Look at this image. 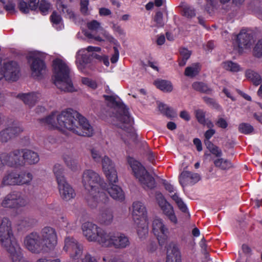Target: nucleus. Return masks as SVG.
<instances>
[{
  "label": "nucleus",
  "instance_id": "1",
  "mask_svg": "<svg viewBox=\"0 0 262 262\" xmlns=\"http://www.w3.org/2000/svg\"><path fill=\"white\" fill-rule=\"evenodd\" d=\"M39 121L52 129L62 132L67 129L79 136L91 137L94 133L93 128L88 119L70 108L62 111L58 115L53 112L46 118L40 119Z\"/></svg>",
  "mask_w": 262,
  "mask_h": 262
},
{
  "label": "nucleus",
  "instance_id": "2",
  "mask_svg": "<svg viewBox=\"0 0 262 262\" xmlns=\"http://www.w3.org/2000/svg\"><path fill=\"white\" fill-rule=\"evenodd\" d=\"M82 182L85 189L90 191L92 196L88 199V205L91 207H95L102 203H106L109 198L104 192V183L100 176L92 170H85L82 175Z\"/></svg>",
  "mask_w": 262,
  "mask_h": 262
},
{
  "label": "nucleus",
  "instance_id": "3",
  "mask_svg": "<svg viewBox=\"0 0 262 262\" xmlns=\"http://www.w3.org/2000/svg\"><path fill=\"white\" fill-rule=\"evenodd\" d=\"M54 83L57 88L65 92H73L75 89L70 76V70L61 59L56 58L53 61Z\"/></svg>",
  "mask_w": 262,
  "mask_h": 262
},
{
  "label": "nucleus",
  "instance_id": "4",
  "mask_svg": "<svg viewBox=\"0 0 262 262\" xmlns=\"http://www.w3.org/2000/svg\"><path fill=\"white\" fill-rule=\"evenodd\" d=\"M103 170L109 182L110 187L107 184L103 186L104 189L101 191L104 192L106 194L107 192L115 200L122 202L125 199L124 193L122 188L114 184L118 182L117 173L115 169L114 165L112 161L108 158H105L103 161Z\"/></svg>",
  "mask_w": 262,
  "mask_h": 262
},
{
  "label": "nucleus",
  "instance_id": "5",
  "mask_svg": "<svg viewBox=\"0 0 262 262\" xmlns=\"http://www.w3.org/2000/svg\"><path fill=\"white\" fill-rule=\"evenodd\" d=\"M103 97L105 100L108 101L118 108L117 113V118L121 122L119 127L126 132L134 136L135 134V129L133 126L134 120L131 117L128 108L122 102L117 100V95H103Z\"/></svg>",
  "mask_w": 262,
  "mask_h": 262
},
{
  "label": "nucleus",
  "instance_id": "6",
  "mask_svg": "<svg viewBox=\"0 0 262 262\" xmlns=\"http://www.w3.org/2000/svg\"><path fill=\"white\" fill-rule=\"evenodd\" d=\"M127 160L134 177L138 180L143 188L145 189H154L156 186L155 180L144 166L130 156L127 158Z\"/></svg>",
  "mask_w": 262,
  "mask_h": 262
},
{
  "label": "nucleus",
  "instance_id": "7",
  "mask_svg": "<svg viewBox=\"0 0 262 262\" xmlns=\"http://www.w3.org/2000/svg\"><path fill=\"white\" fill-rule=\"evenodd\" d=\"M132 215L135 223L137 226V233L140 238L145 237L148 233V229L145 225L147 220V211L144 204L139 201L133 203Z\"/></svg>",
  "mask_w": 262,
  "mask_h": 262
},
{
  "label": "nucleus",
  "instance_id": "8",
  "mask_svg": "<svg viewBox=\"0 0 262 262\" xmlns=\"http://www.w3.org/2000/svg\"><path fill=\"white\" fill-rule=\"evenodd\" d=\"M0 243L8 252L9 249H14L19 246L14 236L11 222L7 217L2 219L0 225Z\"/></svg>",
  "mask_w": 262,
  "mask_h": 262
},
{
  "label": "nucleus",
  "instance_id": "9",
  "mask_svg": "<svg viewBox=\"0 0 262 262\" xmlns=\"http://www.w3.org/2000/svg\"><path fill=\"white\" fill-rule=\"evenodd\" d=\"M53 172L56 178L59 194L62 200L68 201L74 198L76 193L72 187L67 182L63 175L62 166L59 164H55Z\"/></svg>",
  "mask_w": 262,
  "mask_h": 262
},
{
  "label": "nucleus",
  "instance_id": "10",
  "mask_svg": "<svg viewBox=\"0 0 262 262\" xmlns=\"http://www.w3.org/2000/svg\"><path fill=\"white\" fill-rule=\"evenodd\" d=\"M82 229L83 235L89 242H97L102 246L106 242L107 233L97 225L85 222L82 225Z\"/></svg>",
  "mask_w": 262,
  "mask_h": 262
},
{
  "label": "nucleus",
  "instance_id": "11",
  "mask_svg": "<svg viewBox=\"0 0 262 262\" xmlns=\"http://www.w3.org/2000/svg\"><path fill=\"white\" fill-rule=\"evenodd\" d=\"M24 164L21 150L15 149L9 153L3 152L0 154V173L4 171L5 165L17 167Z\"/></svg>",
  "mask_w": 262,
  "mask_h": 262
},
{
  "label": "nucleus",
  "instance_id": "12",
  "mask_svg": "<svg viewBox=\"0 0 262 262\" xmlns=\"http://www.w3.org/2000/svg\"><path fill=\"white\" fill-rule=\"evenodd\" d=\"M27 59L30 66L31 76L34 78H41L47 70L45 61L33 54L28 55Z\"/></svg>",
  "mask_w": 262,
  "mask_h": 262
},
{
  "label": "nucleus",
  "instance_id": "13",
  "mask_svg": "<svg viewBox=\"0 0 262 262\" xmlns=\"http://www.w3.org/2000/svg\"><path fill=\"white\" fill-rule=\"evenodd\" d=\"M19 73L20 67L17 62L13 60L5 62L0 70V79L5 78L7 81H16Z\"/></svg>",
  "mask_w": 262,
  "mask_h": 262
},
{
  "label": "nucleus",
  "instance_id": "14",
  "mask_svg": "<svg viewBox=\"0 0 262 262\" xmlns=\"http://www.w3.org/2000/svg\"><path fill=\"white\" fill-rule=\"evenodd\" d=\"M27 204V201L22 196L20 191H13L4 198L1 206L4 208L18 209L26 206Z\"/></svg>",
  "mask_w": 262,
  "mask_h": 262
},
{
  "label": "nucleus",
  "instance_id": "15",
  "mask_svg": "<svg viewBox=\"0 0 262 262\" xmlns=\"http://www.w3.org/2000/svg\"><path fill=\"white\" fill-rule=\"evenodd\" d=\"M106 242L103 246L113 247L116 249H124L130 244L128 237L121 233L110 232L107 233Z\"/></svg>",
  "mask_w": 262,
  "mask_h": 262
},
{
  "label": "nucleus",
  "instance_id": "16",
  "mask_svg": "<svg viewBox=\"0 0 262 262\" xmlns=\"http://www.w3.org/2000/svg\"><path fill=\"white\" fill-rule=\"evenodd\" d=\"M24 244L27 249L33 253L38 254L46 250L41 236L36 232L27 235L25 238Z\"/></svg>",
  "mask_w": 262,
  "mask_h": 262
},
{
  "label": "nucleus",
  "instance_id": "17",
  "mask_svg": "<svg viewBox=\"0 0 262 262\" xmlns=\"http://www.w3.org/2000/svg\"><path fill=\"white\" fill-rule=\"evenodd\" d=\"M63 250L67 252L73 260H78L82 256L83 247L76 239L67 237L64 239Z\"/></svg>",
  "mask_w": 262,
  "mask_h": 262
},
{
  "label": "nucleus",
  "instance_id": "18",
  "mask_svg": "<svg viewBox=\"0 0 262 262\" xmlns=\"http://www.w3.org/2000/svg\"><path fill=\"white\" fill-rule=\"evenodd\" d=\"M152 232L156 236L159 245L164 246L167 241L169 232L162 219H155L153 221Z\"/></svg>",
  "mask_w": 262,
  "mask_h": 262
},
{
  "label": "nucleus",
  "instance_id": "19",
  "mask_svg": "<svg viewBox=\"0 0 262 262\" xmlns=\"http://www.w3.org/2000/svg\"><path fill=\"white\" fill-rule=\"evenodd\" d=\"M41 238L45 248L53 249L57 244V237L55 229L51 227H45L42 229Z\"/></svg>",
  "mask_w": 262,
  "mask_h": 262
},
{
  "label": "nucleus",
  "instance_id": "20",
  "mask_svg": "<svg viewBox=\"0 0 262 262\" xmlns=\"http://www.w3.org/2000/svg\"><path fill=\"white\" fill-rule=\"evenodd\" d=\"M156 200L164 214L168 217L170 222L174 224H177V217L175 215L172 206L167 202L161 192H156Z\"/></svg>",
  "mask_w": 262,
  "mask_h": 262
},
{
  "label": "nucleus",
  "instance_id": "21",
  "mask_svg": "<svg viewBox=\"0 0 262 262\" xmlns=\"http://www.w3.org/2000/svg\"><path fill=\"white\" fill-rule=\"evenodd\" d=\"M23 131V128L20 124L16 121H13L11 125L0 132V140L3 143H6Z\"/></svg>",
  "mask_w": 262,
  "mask_h": 262
},
{
  "label": "nucleus",
  "instance_id": "22",
  "mask_svg": "<svg viewBox=\"0 0 262 262\" xmlns=\"http://www.w3.org/2000/svg\"><path fill=\"white\" fill-rule=\"evenodd\" d=\"M109 201V200H108ZM108 201L105 203H102L95 207L92 208H98L100 210V213L97 217V221L101 225H110L113 221V214L110 208L107 207Z\"/></svg>",
  "mask_w": 262,
  "mask_h": 262
},
{
  "label": "nucleus",
  "instance_id": "23",
  "mask_svg": "<svg viewBox=\"0 0 262 262\" xmlns=\"http://www.w3.org/2000/svg\"><path fill=\"white\" fill-rule=\"evenodd\" d=\"M201 179L200 176L197 173L184 170L179 176V181L182 187L187 184L193 185Z\"/></svg>",
  "mask_w": 262,
  "mask_h": 262
},
{
  "label": "nucleus",
  "instance_id": "24",
  "mask_svg": "<svg viewBox=\"0 0 262 262\" xmlns=\"http://www.w3.org/2000/svg\"><path fill=\"white\" fill-rule=\"evenodd\" d=\"M166 262H182L181 254L177 245L171 243L167 247Z\"/></svg>",
  "mask_w": 262,
  "mask_h": 262
},
{
  "label": "nucleus",
  "instance_id": "25",
  "mask_svg": "<svg viewBox=\"0 0 262 262\" xmlns=\"http://www.w3.org/2000/svg\"><path fill=\"white\" fill-rule=\"evenodd\" d=\"M253 40V35L242 30L236 37V42L239 49L250 47Z\"/></svg>",
  "mask_w": 262,
  "mask_h": 262
},
{
  "label": "nucleus",
  "instance_id": "26",
  "mask_svg": "<svg viewBox=\"0 0 262 262\" xmlns=\"http://www.w3.org/2000/svg\"><path fill=\"white\" fill-rule=\"evenodd\" d=\"M19 173L15 170H11L3 177L2 186L18 185Z\"/></svg>",
  "mask_w": 262,
  "mask_h": 262
},
{
  "label": "nucleus",
  "instance_id": "27",
  "mask_svg": "<svg viewBox=\"0 0 262 262\" xmlns=\"http://www.w3.org/2000/svg\"><path fill=\"white\" fill-rule=\"evenodd\" d=\"M39 95L38 93L35 92L23 93L18 94L17 97L23 100L26 104L32 107L38 101Z\"/></svg>",
  "mask_w": 262,
  "mask_h": 262
},
{
  "label": "nucleus",
  "instance_id": "28",
  "mask_svg": "<svg viewBox=\"0 0 262 262\" xmlns=\"http://www.w3.org/2000/svg\"><path fill=\"white\" fill-rule=\"evenodd\" d=\"M21 152L23 161L25 160L30 164L37 163L39 160V156L36 152L29 149H22Z\"/></svg>",
  "mask_w": 262,
  "mask_h": 262
},
{
  "label": "nucleus",
  "instance_id": "29",
  "mask_svg": "<svg viewBox=\"0 0 262 262\" xmlns=\"http://www.w3.org/2000/svg\"><path fill=\"white\" fill-rule=\"evenodd\" d=\"M156 88L164 92H171L173 90V86L170 81L157 79L154 82Z\"/></svg>",
  "mask_w": 262,
  "mask_h": 262
},
{
  "label": "nucleus",
  "instance_id": "30",
  "mask_svg": "<svg viewBox=\"0 0 262 262\" xmlns=\"http://www.w3.org/2000/svg\"><path fill=\"white\" fill-rule=\"evenodd\" d=\"M158 108L159 111L167 118L171 119L176 117L177 116L175 110L163 103L159 104Z\"/></svg>",
  "mask_w": 262,
  "mask_h": 262
},
{
  "label": "nucleus",
  "instance_id": "31",
  "mask_svg": "<svg viewBox=\"0 0 262 262\" xmlns=\"http://www.w3.org/2000/svg\"><path fill=\"white\" fill-rule=\"evenodd\" d=\"M50 20L54 27L57 30H60L63 27L62 18L60 14L55 11H53L50 17Z\"/></svg>",
  "mask_w": 262,
  "mask_h": 262
},
{
  "label": "nucleus",
  "instance_id": "32",
  "mask_svg": "<svg viewBox=\"0 0 262 262\" xmlns=\"http://www.w3.org/2000/svg\"><path fill=\"white\" fill-rule=\"evenodd\" d=\"M205 10L210 14L213 10L216 8L219 3L224 4L228 3L230 0H205Z\"/></svg>",
  "mask_w": 262,
  "mask_h": 262
},
{
  "label": "nucleus",
  "instance_id": "33",
  "mask_svg": "<svg viewBox=\"0 0 262 262\" xmlns=\"http://www.w3.org/2000/svg\"><path fill=\"white\" fill-rule=\"evenodd\" d=\"M192 87L194 90L202 93L211 94L212 92V90L203 82H194L192 83Z\"/></svg>",
  "mask_w": 262,
  "mask_h": 262
},
{
  "label": "nucleus",
  "instance_id": "34",
  "mask_svg": "<svg viewBox=\"0 0 262 262\" xmlns=\"http://www.w3.org/2000/svg\"><path fill=\"white\" fill-rule=\"evenodd\" d=\"M91 57L88 54H82L77 57L76 64L79 70H83L85 68L86 64L91 62Z\"/></svg>",
  "mask_w": 262,
  "mask_h": 262
},
{
  "label": "nucleus",
  "instance_id": "35",
  "mask_svg": "<svg viewBox=\"0 0 262 262\" xmlns=\"http://www.w3.org/2000/svg\"><path fill=\"white\" fill-rule=\"evenodd\" d=\"M57 9L61 12L66 17L69 18H75V14L71 8L67 7V5H64L62 2H59L57 4Z\"/></svg>",
  "mask_w": 262,
  "mask_h": 262
},
{
  "label": "nucleus",
  "instance_id": "36",
  "mask_svg": "<svg viewBox=\"0 0 262 262\" xmlns=\"http://www.w3.org/2000/svg\"><path fill=\"white\" fill-rule=\"evenodd\" d=\"M246 76L248 79H250L255 85H258L261 82V78L259 74L253 70H247Z\"/></svg>",
  "mask_w": 262,
  "mask_h": 262
},
{
  "label": "nucleus",
  "instance_id": "37",
  "mask_svg": "<svg viewBox=\"0 0 262 262\" xmlns=\"http://www.w3.org/2000/svg\"><path fill=\"white\" fill-rule=\"evenodd\" d=\"M215 167L222 170H228L232 167V163L228 160L219 158L214 161Z\"/></svg>",
  "mask_w": 262,
  "mask_h": 262
},
{
  "label": "nucleus",
  "instance_id": "38",
  "mask_svg": "<svg viewBox=\"0 0 262 262\" xmlns=\"http://www.w3.org/2000/svg\"><path fill=\"white\" fill-rule=\"evenodd\" d=\"M222 66L225 70L232 72H237L240 71V66L231 60L224 61L222 63Z\"/></svg>",
  "mask_w": 262,
  "mask_h": 262
},
{
  "label": "nucleus",
  "instance_id": "39",
  "mask_svg": "<svg viewBox=\"0 0 262 262\" xmlns=\"http://www.w3.org/2000/svg\"><path fill=\"white\" fill-rule=\"evenodd\" d=\"M33 179L32 174L29 172L21 171L19 173L18 185L29 184Z\"/></svg>",
  "mask_w": 262,
  "mask_h": 262
},
{
  "label": "nucleus",
  "instance_id": "40",
  "mask_svg": "<svg viewBox=\"0 0 262 262\" xmlns=\"http://www.w3.org/2000/svg\"><path fill=\"white\" fill-rule=\"evenodd\" d=\"M238 129L239 132L245 135L250 134L254 130L253 127L247 123H240L238 125Z\"/></svg>",
  "mask_w": 262,
  "mask_h": 262
},
{
  "label": "nucleus",
  "instance_id": "41",
  "mask_svg": "<svg viewBox=\"0 0 262 262\" xmlns=\"http://www.w3.org/2000/svg\"><path fill=\"white\" fill-rule=\"evenodd\" d=\"M194 115L198 122L203 125L206 123V112L201 109H198L195 111Z\"/></svg>",
  "mask_w": 262,
  "mask_h": 262
},
{
  "label": "nucleus",
  "instance_id": "42",
  "mask_svg": "<svg viewBox=\"0 0 262 262\" xmlns=\"http://www.w3.org/2000/svg\"><path fill=\"white\" fill-rule=\"evenodd\" d=\"M51 4L46 0H41L40 1L38 8L41 13L46 15L48 13L49 10L50 9Z\"/></svg>",
  "mask_w": 262,
  "mask_h": 262
},
{
  "label": "nucleus",
  "instance_id": "43",
  "mask_svg": "<svg viewBox=\"0 0 262 262\" xmlns=\"http://www.w3.org/2000/svg\"><path fill=\"white\" fill-rule=\"evenodd\" d=\"M199 72L197 64H195L192 67H187L185 69L184 74L186 76L193 77L198 74Z\"/></svg>",
  "mask_w": 262,
  "mask_h": 262
},
{
  "label": "nucleus",
  "instance_id": "44",
  "mask_svg": "<svg viewBox=\"0 0 262 262\" xmlns=\"http://www.w3.org/2000/svg\"><path fill=\"white\" fill-rule=\"evenodd\" d=\"M64 161L68 167H69L72 170L74 171L77 169V162L75 160H74L72 157L66 156L64 157Z\"/></svg>",
  "mask_w": 262,
  "mask_h": 262
},
{
  "label": "nucleus",
  "instance_id": "45",
  "mask_svg": "<svg viewBox=\"0 0 262 262\" xmlns=\"http://www.w3.org/2000/svg\"><path fill=\"white\" fill-rule=\"evenodd\" d=\"M182 13L183 15L187 18H191L195 15V9L193 7L189 6H185L183 7Z\"/></svg>",
  "mask_w": 262,
  "mask_h": 262
},
{
  "label": "nucleus",
  "instance_id": "46",
  "mask_svg": "<svg viewBox=\"0 0 262 262\" xmlns=\"http://www.w3.org/2000/svg\"><path fill=\"white\" fill-rule=\"evenodd\" d=\"M253 55L257 58L262 56V38L258 40L253 51Z\"/></svg>",
  "mask_w": 262,
  "mask_h": 262
},
{
  "label": "nucleus",
  "instance_id": "47",
  "mask_svg": "<svg viewBox=\"0 0 262 262\" xmlns=\"http://www.w3.org/2000/svg\"><path fill=\"white\" fill-rule=\"evenodd\" d=\"M203 99L207 105L213 108L218 109L220 107V105L214 98L204 96L203 97Z\"/></svg>",
  "mask_w": 262,
  "mask_h": 262
},
{
  "label": "nucleus",
  "instance_id": "48",
  "mask_svg": "<svg viewBox=\"0 0 262 262\" xmlns=\"http://www.w3.org/2000/svg\"><path fill=\"white\" fill-rule=\"evenodd\" d=\"M34 223V220L29 217H24L19 221L18 226L26 228L31 227Z\"/></svg>",
  "mask_w": 262,
  "mask_h": 262
},
{
  "label": "nucleus",
  "instance_id": "49",
  "mask_svg": "<svg viewBox=\"0 0 262 262\" xmlns=\"http://www.w3.org/2000/svg\"><path fill=\"white\" fill-rule=\"evenodd\" d=\"M18 8L19 11L23 13L27 14L29 13V7H28V4L24 0H19Z\"/></svg>",
  "mask_w": 262,
  "mask_h": 262
},
{
  "label": "nucleus",
  "instance_id": "50",
  "mask_svg": "<svg viewBox=\"0 0 262 262\" xmlns=\"http://www.w3.org/2000/svg\"><path fill=\"white\" fill-rule=\"evenodd\" d=\"M82 82L83 84L86 85L93 89L95 90L97 88V82L89 78H82Z\"/></svg>",
  "mask_w": 262,
  "mask_h": 262
},
{
  "label": "nucleus",
  "instance_id": "51",
  "mask_svg": "<svg viewBox=\"0 0 262 262\" xmlns=\"http://www.w3.org/2000/svg\"><path fill=\"white\" fill-rule=\"evenodd\" d=\"M154 20L158 27H163L164 26V22L162 12L161 11L157 12L155 16Z\"/></svg>",
  "mask_w": 262,
  "mask_h": 262
},
{
  "label": "nucleus",
  "instance_id": "52",
  "mask_svg": "<svg viewBox=\"0 0 262 262\" xmlns=\"http://www.w3.org/2000/svg\"><path fill=\"white\" fill-rule=\"evenodd\" d=\"M91 155L93 159L95 161L97 162H100L101 161L102 162L103 160L105 158H106V156H104V157L102 159L101 156L100 155L99 152L95 149H92L91 150ZM107 158H108L111 160V159L108 157H107ZM102 165H103V162H102Z\"/></svg>",
  "mask_w": 262,
  "mask_h": 262
},
{
  "label": "nucleus",
  "instance_id": "53",
  "mask_svg": "<svg viewBox=\"0 0 262 262\" xmlns=\"http://www.w3.org/2000/svg\"><path fill=\"white\" fill-rule=\"evenodd\" d=\"M80 11L84 14H88V5L89 4V0H81L80 1Z\"/></svg>",
  "mask_w": 262,
  "mask_h": 262
},
{
  "label": "nucleus",
  "instance_id": "54",
  "mask_svg": "<svg viewBox=\"0 0 262 262\" xmlns=\"http://www.w3.org/2000/svg\"><path fill=\"white\" fill-rule=\"evenodd\" d=\"M100 27V23L96 20H93L87 24V27L91 30H97Z\"/></svg>",
  "mask_w": 262,
  "mask_h": 262
},
{
  "label": "nucleus",
  "instance_id": "55",
  "mask_svg": "<svg viewBox=\"0 0 262 262\" xmlns=\"http://www.w3.org/2000/svg\"><path fill=\"white\" fill-rule=\"evenodd\" d=\"M215 124L220 128L225 129L228 127V123L225 119L219 118L216 121Z\"/></svg>",
  "mask_w": 262,
  "mask_h": 262
},
{
  "label": "nucleus",
  "instance_id": "56",
  "mask_svg": "<svg viewBox=\"0 0 262 262\" xmlns=\"http://www.w3.org/2000/svg\"><path fill=\"white\" fill-rule=\"evenodd\" d=\"M113 49L114 51V53L111 58V62L112 63H115L118 60L119 57V52L118 47L116 46H114L113 47Z\"/></svg>",
  "mask_w": 262,
  "mask_h": 262
},
{
  "label": "nucleus",
  "instance_id": "57",
  "mask_svg": "<svg viewBox=\"0 0 262 262\" xmlns=\"http://www.w3.org/2000/svg\"><path fill=\"white\" fill-rule=\"evenodd\" d=\"M80 262H98L95 256L91 255L90 253H86L84 257L81 259Z\"/></svg>",
  "mask_w": 262,
  "mask_h": 262
},
{
  "label": "nucleus",
  "instance_id": "58",
  "mask_svg": "<svg viewBox=\"0 0 262 262\" xmlns=\"http://www.w3.org/2000/svg\"><path fill=\"white\" fill-rule=\"evenodd\" d=\"M180 54L181 57L185 59H188L190 57L191 53L187 49L184 48L180 49Z\"/></svg>",
  "mask_w": 262,
  "mask_h": 262
},
{
  "label": "nucleus",
  "instance_id": "59",
  "mask_svg": "<svg viewBox=\"0 0 262 262\" xmlns=\"http://www.w3.org/2000/svg\"><path fill=\"white\" fill-rule=\"evenodd\" d=\"M39 2V0H29L28 4L29 11L36 10L38 8Z\"/></svg>",
  "mask_w": 262,
  "mask_h": 262
},
{
  "label": "nucleus",
  "instance_id": "60",
  "mask_svg": "<svg viewBox=\"0 0 262 262\" xmlns=\"http://www.w3.org/2000/svg\"><path fill=\"white\" fill-rule=\"evenodd\" d=\"M112 29L114 32H117L119 35H125V33L120 26L116 24H113Z\"/></svg>",
  "mask_w": 262,
  "mask_h": 262
},
{
  "label": "nucleus",
  "instance_id": "61",
  "mask_svg": "<svg viewBox=\"0 0 262 262\" xmlns=\"http://www.w3.org/2000/svg\"><path fill=\"white\" fill-rule=\"evenodd\" d=\"M105 38L107 41L111 43H113L115 46H116L118 48L120 47L119 42L112 35L109 34H107L105 35Z\"/></svg>",
  "mask_w": 262,
  "mask_h": 262
},
{
  "label": "nucleus",
  "instance_id": "62",
  "mask_svg": "<svg viewBox=\"0 0 262 262\" xmlns=\"http://www.w3.org/2000/svg\"><path fill=\"white\" fill-rule=\"evenodd\" d=\"M215 130L214 129H209L204 133L205 140H209L215 134Z\"/></svg>",
  "mask_w": 262,
  "mask_h": 262
},
{
  "label": "nucleus",
  "instance_id": "63",
  "mask_svg": "<svg viewBox=\"0 0 262 262\" xmlns=\"http://www.w3.org/2000/svg\"><path fill=\"white\" fill-rule=\"evenodd\" d=\"M99 14L100 16H108L112 14L111 11L106 8L102 7L99 9Z\"/></svg>",
  "mask_w": 262,
  "mask_h": 262
},
{
  "label": "nucleus",
  "instance_id": "64",
  "mask_svg": "<svg viewBox=\"0 0 262 262\" xmlns=\"http://www.w3.org/2000/svg\"><path fill=\"white\" fill-rule=\"evenodd\" d=\"M163 185H164L165 189L169 192L171 193L174 191V187L173 185H172L166 180H164L163 181Z\"/></svg>",
  "mask_w": 262,
  "mask_h": 262
}]
</instances>
